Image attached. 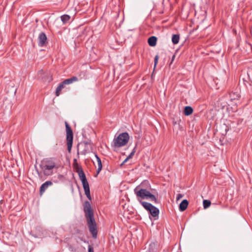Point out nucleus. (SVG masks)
Instances as JSON below:
<instances>
[{"instance_id":"dca6fc26","label":"nucleus","mask_w":252,"mask_h":252,"mask_svg":"<svg viewBox=\"0 0 252 252\" xmlns=\"http://www.w3.org/2000/svg\"><path fill=\"white\" fill-rule=\"evenodd\" d=\"M95 157L96 158V161H97V165H98V168L97 170V174H98L100 172V171L101 170V169H102V163H101L100 158L98 157V156L97 155H95Z\"/></svg>"},{"instance_id":"c85d7f7f","label":"nucleus","mask_w":252,"mask_h":252,"mask_svg":"<svg viewBox=\"0 0 252 252\" xmlns=\"http://www.w3.org/2000/svg\"><path fill=\"white\" fill-rule=\"evenodd\" d=\"M42 72H43V70H40L39 71V73H42Z\"/></svg>"},{"instance_id":"423d86ee","label":"nucleus","mask_w":252,"mask_h":252,"mask_svg":"<svg viewBox=\"0 0 252 252\" xmlns=\"http://www.w3.org/2000/svg\"><path fill=\"white\" fill-rule=\"evenodd\" d=\"M81 74L83 75V77H80V78H78L76 76H73L71 78L64 80L63 81V84H65V85H68V84L72 83L74 82L77 81L79 79L80 80V79L85 77L86 75H85V73L84 72H82Z\"/></svg>"},{"instance_id":"f8f14e48","label":"nucleus","mask_w":252,"mask_h":252,"mask_svg":"<svg viewBox=\"0 0 252 252\" xmlns=\"http://www.w3.org/2000/svg\"><path fill=\"white\" fill-rule=\"evenodd\" d=\"M240 96V95L238 92H231L229 94V97L231 101L238 99Z\"/></svg>"},{"instance_id":"7ed1b4c3","label":"nucleus","mask_w":252,"mask_h":252,"mask_svg":"<svg viewBox=\"0 0 252 252\" xmlns=\"http://www.w3.org/2000/svg\"><path fill=\"white\" fill-rule=\"evenodd\" d=\"M40 167L44 175L50 176L53 174V170L58 169L60 165L53 159L50 158L42 160L40 164Z\"/></svg>"},{"instance_id":"39448f33","label":"nucleus","mask_w":252,"mask_h":252,"mask_svg":"<svg viewBox=\"0 0 252 252\" xmlns=\"http://www.w3.org/2000/svg\"><path fill=\"white\" fill-rule=\"evenodd\" d=\"M65 129L66 132V144L67 150L69 153L71 152L73 142V131L67 122H65Z\"/></svg>"},{"instance_id":"f3484780","label":"nucleus","mask_w":252,"mask_h":252,"mask_svg":"<svg viewBox=\"0 0 252 252\" xmlns=\"http://www.w3.org/2000/svg\"><path fill=\"white\" fill-rule=\"evenodd\" d=\"M180 36L179 34H173L172 37V41L174 44H176L179 42Z\"/></svg>"},{"instance_id":"b1692460","label":"nucleus","mask_w":252,"mask_h":252,"mask_svg":"<svg viewBox=\"0 0 252 252\" xmlns=\"http://www.w3.org/2000/svg\"><path fill=\"white\" fill-rule=\"evenodd\" d=\"M183 197V195L181 194V193H179L177 195V197H176V199H177V200H180V199H181L182 197Z\"/></svg>"},{"instance_id":"1a4fd4ad","label":"nucleus","mask_w":252,"mask_h":252,"mask_svg":"<svg viewBox=\"0 0 252 252\" xmlns=\"http://www.w3.org/2000/svg\"><path fill=\"white\" fill-rule=\"evenodd\" d=\"M77 173H78L79 178L82 182L83 186L89 185V183L87 181V178L86 177L85 174L83 170H80Z\"/></svg>"},{"instance_id":"2eb2a0df","label":"nucleus","mask_w":252,"mask_h":252,"mask_svg":"<svg viewBox=\"0 0 252 252\" xmlns=\"http://www.w3.org/2000/svg\"><path fill=\"white\" fill-rule=\"evenodd\" d=\"M193 112V109L191 107L187 106H186L184 108V113L185 115L189 116Z\"/></svg>"},{"instance_id":"9b49d317","label":"nucleus","mask_w":252,"mask_h":252,"mask_svg":"<svg viewBox=\"0 0 252 252\" xmlns=\"http://www.w3.org/2000/svg\"><path fill=\"white\" fill-rule=\"evenodd\" d=\"M157 38L156 36H152L149 38L148 43L150 46L154 47L156 45Z\"/></svg>"},{"instance_id":"0eeeda50","label":"nucleus","mask_w":252,"mask_h":252,"mask_svg":"<svg viewBox=\"0 0 252 252\" xmlns=\"http://www.w3.org/2000/svg\"><path fill=\"white\" fill-rule=\"evenodd\" d=\"M53 182L51 181H47L41 185L40 187L39 193L42 195L49 187L53 185Z\"/></svg>"},{"instance_id":"a211bd4d","label":"nucleus","mask_w":252,"mask_h":252,"mask_svg":"<svg viewBox=\"0 0 252 252\" xmlns=\"http://www.w3.org/2000/svg\"><path fill=\"white\" fill-rule=\"evenodd\" d=\"M61 18L63 23H66L69 20L70 17L68 15H63L61 17Z\"/></svg>"},{"instance_id":"9d476101","label":"nucleus","mask_w":252,"mask_h":252,"mask_svg":"<svg viewBox=\"0 0 252 252\" xmlns=\"http://www.w3.org/2000/svg\"><path fill=\"white\" fill-rule=\"evenodd\" d=\"M189 202L187 200H183L179 205V209L181 211H184L187 208Z\"/></svg>"},{"instance_id":"412c9836","label":"nucleus","mask_w":252,"mask_h":252,"mask_svg":"<svg viewBox=\"0 0 252 252\" xmlns=\"http://www.w3.org/2000/svg\"><path fill=\"white\" fill-rule=\"evenodd\" d=\"M62 89H61L59 87H57L56 90V96H58L60 94V92L61 91Z\"/></svg>"},{"instance_id":"6ab92c4d","label":"nucleus","mask_w":252,"mask_h":252,"mask_svg":"<svg viewBox=\"0 0 252 252\" xmlns=\"http://www.w3.org/2000/svg\"><path fill=\"white\" fill-rule=\"evenodd\" d=\"M211 201L209 200H204L203 202V207L204 209L208 208L211 205Z\"/></svg>"},{"instance_id":"cd10ccee","label":"nucleus","mask_w":252,"mask_h":252,"mask_svg":"<svg viewBox=\"0 0 252 252\" xmlns=\"http://www.w3.org/2000/svg\"><path fill=\"white\" fill-rule=\"evenodd\" d=\"M175 58V55H173L172 58V61L171 63H172V62L174 61V59Z\"/></svg>"},{"instance_id":"20e7f679","label":"nucleus","mask_w":252,"mask_h":252,"mask_svg":"<svg viewBox=\"0 0 252 252\" xmlns=\"http://www.w3.org/2000/svg\"><path fill=\"white\" fill-rule=\"evenodd\" d=\"M129 139V136L127 132L122 133L114 139L113 146L118 148L124 146L127 143Z\"/></svg>"},{"instance_id":"a878e982","label":"nucleus","mask_w":252,"mask_h":252,"mask_svg":"<svg viewBox=\"0 0 252 252\" xmlns=\"http://www.w3.org/2000/svg\"><path fill=\"white\" fill-rule=\"evenodd\" d=\"M83 144H78L77 145V154L79 155V147L80 146H82Z\"/></svg>"},{"instance_id":"aec40b11","label":"nucleus","mask_w":252,"mask_h":252,"mask_svg":"<svg viewBox=\"0 0 252 252\" xmlns=\"http://www.w3.org/2000/svg\"><path fill=\"white\" fill-rule=\"evenodd\" d=\"M158 56L157 55L154 59V67H155L158 63Z\"/></svg>"},{"instance_id":"5701e85b","label":"nucleus","mask_w":252,"mask_h":252,"mask_svg":"<svg viewBox=\"0 0 252 252\" xmlns=\"http://www.w3.org/2000/svg\"><path fill=\"white\" fill-rule=\"evenodd\" d=\"M64 85H65V84H63V81L59 85V86L58 87L62 90L64 88Z\"/></svg>"},{"instance_id":"c756f323","label":"nucleus","mask_w":252,"mask_h":252,"mask_svg":"<svg viewBox=\"0 0 252 252\" xmlns=\"http://www.w3.org/2000/svg\"><path fill=\"white\" fill-rule=\"evenodd\" d=\"M37 170V172L38 174L39 175V171H38L37 170Z\"/></svg>"},{"instance_id":"f03ea898","label":"nucleus","mask_w":252,"mask_h":252,"mask_svg":"<svg viewBox=\"0 0 252 252\" xmlns=\"http://www.w3.org/2000/svg\"><path fill=\"white\" fill-rule=\"evenodd\" d=\"M83 210L85 216L86 218L87 225L89 231L91 233L94 238L97 237V231L96 224L94 218L93 210L91 208V204L88 201H85L83 204Z\"/></svg>"},{"instance_id":"4be33fe9","label":"nucleus","mask_w":252,"mask_h":252,"mask_svg":"<svg viewBox=\"0 0 252 252\" xmlns=\"http://www.w3.org/2000/svg\"><path fill=\"white\" fill-rule=\"evenodd\" d=\"M135 153V147L133 149L132 151L130 153V154L128 156V158H130L132 157V156L134 155Z\"/></svg>"},{"instance_id":"393cba45","label":"nucleus","mask_w":252,"mask_h":252,"mask_svg":"<svg viewBox=\"0 0 252 252\" xmlns=\"http://www.w3.org/2000/svg\"><path fill=\"white\" fill-rule=\"evenodd\" d=\"M88 252H94V248L91 246H89Z\"/></svg>"},{"instance_id":"ddd939ff","label":"nucleus","mask_w":252,"mask_h":252,"mask_svg":"<svg viewBox=\"0 0 252 252\" xmlns=\"http://www.w3.org/2000/svg\"><path fill=\"white\" fill-rule=\"evenodd\" d=\"M83 188H84V189L85 195H86L87 198L89 200H91L92 199V198H91V194H90V190L89 185H85V186H83Z\"/></svg>"},{"instance_id":"f257e3e1","label":"nucleus","mask_w":252,"mask_h":252,"mask_svg":"<svg viewBox=\"0 0 252 252\" xmlns=\"http://www.w3.org/2000/svg\"><path fill=\"white\" fill-rule=\"evenodd\" d=\"M134 192L136 195L137 200L142 206L153 217H158L159 213L158 209L150 203L142 201V199H149L155 203H159L157 199L158 193L155 189L151 188L149 182L146 180L144 181L139 186L135 188Z\"/></svg>"},{"instance_id":"4468645a","label":"nucleus","mask_w":252,"mask_h":252,"mask_svg":"<svg viewBox=\"0 0 252 252\" xmlns=\"http://www.w3.org/2000/svg\"><path fill=\"white\" fill-rule=\"evenodd\" d=\"M74 169L75 170L76 172L79 171L80 170H83L81 166H80L77 163V159L74 158L73 159V162L72 164Z\"/></svg>"},{"instance_id":"bb28decb","label":"nucleus","mask_w":252,"mask_h":252,"mask_svg":"<svg viewBox=\"0 0 252 252\" xmlns=\"http://www.w3.org/2000/svg\"><path fill=\"white\" fill-rule=\"evenodd\" d=\"M129 159V158H128V157L125 159V160L123 162V163H122V165L124 164L125 162H126L127 160Z\"/></svg>"},{"instance_id":"6e6552de","label":"nucleus","mask_w":252,"mask_h":252,"mask_svg":"<svg viewBox=\"0 0 252 252\" xmlns=\"http://www.w3.org/2000/svg\"><path fill=\"white\" fill-rule=\"evenodd\" d=\"M38 45L40 46H43L45 45L47 42V37L44 32H41L38 36Z\"/></svg>"}]
</instances>
